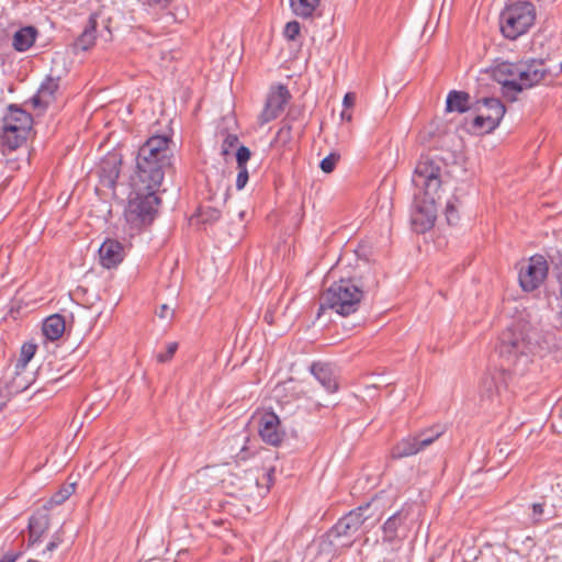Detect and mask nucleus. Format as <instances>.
I'll list each match as a JSON object with an SVG mask.
<instances>
[{"label": "nucleus", "mask_w": 562, "mask_h": 562, "mask_svg": "<svg viewBox=\"0 0 562 562\" xmlns=\"http://www.w3.org/2000/svg\"><path fill=\"white\" fill-rule=\"evenodd\" d=\"M340 116H341V120H345V121H351V119H352L351 113L348 112L347 109L341 112Z\"/></svg>", "instance_id": "obj_55"}, {"label": "nucleus", "mask_w": 562, "mask_h": 562, "mask_svg": "<svg viewBox=\"0 0 562 562\" xmlns=\"http://www.w3.org/2000/svg\"><path fill=\"white\" fill-rule=\"evenodd\" d=\"M63 532L60 530L56 531L52 538V540L47 543L45 550L42 552V555L45 557L47 552H53L58 546L63 542Z\"/></svg>", "instance_id": "obj_45"}, {"label": "nucleus", "mask_w": 562, "mask_h": 562, "mask_svg": "<svg viewBox=\"0 0 562 562\" xmlns=\"http://www.w3.org/2000/svg\"><path fill=\"white\" fill-rule=\"evenodd\" d=\"M60 88V77L47 75L30 102L34 108L46 109L57 100Z\"/></svg>", "instance_id": "obj_16"}, {"label": "nucleus", "mask_w": 562, "mask_h": 562, "mask_svg": "<svg viewBox=\"0 0 562 562\" xmlns=\"http://www.w3.org/2000/svg\"><path fill=\"white\" fill-rule=\"evenodd\" d=\"M554 346L555 334L552 330L537 327L519 330L509 327L499 335L496 352L503 370L524 375L533 357H543Z\"/></svg>", "instance_id": "obj_2"}, {"label": "nucleus", "mask_w": 562, "mask_h": 562, "mask_svg": "<svg viewBox=\"0 0 562 562\" xmlns=\"http://www.w3.org/2000/svg\"><path fill=\"white\" fill-rule=\"evenodd\" d=\"M519 61H502L492 68V78L502 85V94L509 101H516L517 94L521 92L518 86Z\"/></svg>", "instance_id": "obj_11"}, {"label": "nucleus", "mask_w": 562, "mask_h": 562, "mask_svg": "<svg viewBox=\"0 0 562 562\" xmlns=\"http://www.w3.org/2000/svg\"><path fill=\"white\" fill-rule=\"evenodd\" d=\"M37 35L38 30L35 26H23L14 33L12 46L16 52H26L34 45Z\"/></svg>", "instance_id": "obj_25"}, {"label": "nucleus", "mask_w": 562, "mask_h": 562, "mask_svg": "<svg viewBox=\"0 0 562 562\" xmlns=\"http://www.w3.org/2000/svg\"><path fill=\"white\" fill-rule=\"evenodd\" d=\"M273 473H274V469L273 468L269 469V471L266 473L267 482H268V487L273 483V481H272Z\"/></svg>", "instance_id": "obj_53"}, {"label": "nucleus", "mask_w": 562, "mask_h": 562, "mask_svg": "<svg viewBox=\"0 0 562 562\" xmlns=\"http://www.w3.org/2000/svg\"><path fill=\"white\" fill-rule=\"evenodd\" d=\"M561 72H562V61H561Z\"/></svg>", "instance_id": "obj_58"}, {"label": "nucleus", "mask_w": 562, "mask_h": 562, "mask_svg": "<svg viewBox=\"0 0 562 562\" xmlns=\"http://www.w3.org/2000/svg\"><path fill=\"white\" fill-rule=\"evenodd\" d=\"M420 451H423V448L419 447V440L415 435H412L397 441L391 450V456L393 459H403L415 456Z\"/></svg>", "instance_id": "obj_24"}, {"label": "nucleus", "mask_w": 562, "mask_h": 562, "mask_svg": "<svg viewBox=\"0 0 562 562\" xmlns=\"http://www.w3.org/2000/svg\"><path fill=\"white\" fill-rule=\"evenodd\" d=\"M442 434L443 430L439 426H435L428 429H424L415 434V436L419 440V447H422L424 450L434 441H436Z\"/></svg>", "instance_id": "obj_34"}, {"label": "nucleus", "mask_w": 562, "mask_h": 562, "mask_svg": "<svg viewBox=\"0 0 562 562\" xmlns=\"http://www.w3.org/2000/svg\"><path fill=\"white\" fill-rule=\"evenodd\" d=\"M160 189L139 190L133 183V195L130 198L125 209V220L132 229L140 231L149 226L157 214L161 200L158 196Z\"/></svg>", "instance_id": "obj_5"}, {"label": "nucleus", "mask_w": 562, "mask_h": 562, "mask_svg": "<svg viewBox=\"0 0 562 562\" xmlns=\"http://www.w3.org/2000/svg\"><path fill=\"white\" fill-rule=\"evenodd\" d=\"M498 392L495 379L491 375H485L481 382V395L482 397L493 398Z\"/></svg>", "instance_id": "obj_38"}, {"label": "nucleus", "mask_w": 562, "mask_h": 562, "mask_svg": "<svg viewBox=\"0 0 562 562\" xmlns=\"http://www.w3.org/2000/svg\"><path fill=\"white\" fill-rule=\"evenodd\" d=\"M171 143V138L167 135L151 136L138 148L137 155L172 162L173 151L170 147Z\"/></svg>", "instance_id": "obj_14"}, {"label": "nucleus", "mask_w": 562, "mask_h": 562, "mask_svg": "<svg viewBox=\"0 0 562 562\" xmlns=\"http://www.w3.org/2000/svg\"><path fill=\"white\" fill-rule=\"evenodd\" d=\"M541 496L558 517L562 516V474L555 475L549 485L543 487Z\"/></svg>", "instance_id": "obj_22"}, {"label": "nucleus", "mask_w": 562, "mask_h": 562, "mask_svg": "<svg viewBox=\"0 0 562 562\" xmlns=\"http://www.w3.org/2000/svg\"><path fill=\"white\" fill-rule=\"evenodd\" d=\"M37 346L33 342H24L21 347L20 357L16 361V370L24 369L36 352Z\"/></svg>", "instance_id": "obj_36"}, {"label": "nucleus", "mask_w": 562, "mask_h": 562, "mask_svg": "<svg viewBox=\"0 0 562 562\" xmlns=\"http://www.w3.org/2000/svg\"><path fill=\"white\" fill-rule=\"evenodd\" d=\"M310 371L328 393H335L338 390V381L330 364L313 362Z\"/></svg>", "instance_id": "obj_21"}, {"label": "nucleus", "mask_w": 562, "mask_h": 562, "mask_svg": "<svg viewBox=\"0 0 562 562\" xmlns=\"http://www.w3.org/2000/svg\"><path fill=\"white\" fill-rule=\"evenodd\" d=\"M445 216L449 225H456L459 222V214L453 202H447Z\"/></svg>", "instance_id": "obj_41"}, {"label": "nucleus", "mask_w": 562, "mask_h": 562, "mask_svg": "<svg viewBox=\"0 0 562 562\" xmlns=\"http://www.w3.org/2000/svg\"><path fill=\"white\" fill-rule=\"evenodd\" d=\"M442 434L443 430L439 426H435L428 429H424L415 434V436L419 440V447H422L424 450L434 441H436Z\"/></svg>", "instance_id": "obj_35"}, {"label": "nucleus", "mask_w": 562, "mask_h": 562, "mask_svg": "<svg viewBox=\"0 0 562 562\" xmlns=\"http://www.w3.org/2000/svg\"><path fill=\"white\" fill-rule=\"evenodd\" d=\"M239 139L235 134H227L222 144V155L226 156L231 153V149L236 147Z\"/></svg>", "instance_id": "obj_43"}, {"label": "nucleus", "mask_w": 562, "mask_h": 562, "mask_svg": "<svg viewBox=\"0 0 562 562\" xmlns=\"http://www.w3.org/2000/svg\"><path fill=\"white\" fill-rule=\"evenodd\" d=\"M356 102V95L352 92H347L344 97L342 104L346 109L352 108Z\"/></svg>", "instance_id": "obj_47"}, {"label": "nucleus", "mask_w": 562, "mask_h": 562, "mask_svg": "<svg viewBox=\"0 0 562 562\" xmlns=\"http://www.w3.org/2000/svg\"><path fill=\"white\" fill-rule=\"evenodd\" d=\"M319 3L321 0H290V8L296 16L308 19L313 16Z\"/></svg>", "instance_id": "obj_31"}, {"label": "nucleus", "mask_w": 562, "mask_h": 562, "mask_svg": "<svg viewBox=\"0 0 562 562\" xmlns=\"http://www.w3.org/2000/svg\"><path fill=\"white\" fill-rule=\"evenodd\" d=\"M549 272V263L543 255L531 256L528 262L520 267L518 280L521 289L532 292L546 280Z\"/></svg>", "instance_id": "obj_10"}, {"label": "nucleus", "mask_w": 562, "mask_h": 562, "mask_svg": "<svg viewBox=\"0 0 562 562\" xmlns=\"http://www.w3.org/2000/svg\"><path fill=\"white\" fill-rule=\"evenodd\" d=\"M519 69L518 86L521 87V91L540 83L549 75V69L542 59L520 60Z\"/></svg>", "instance_id": "obj_13"}, {"label": "nucleus", "mask_w": 562, "mask_h": 562, "mask_svg": "<svg viewBox=\"0 0 562 562\" xmlns=\"http://www.w3.org/2000/svg\"><path fill=\"white\" fill-rule=\"evenodd\" d=\"M263 319L268 323V324H272L273 323V315L271 312L267 311L263 315Z\"/></svg>", "instance_id": "obj_54"}, {"label": "nucleus", "mask_w": 562, "mask_h": 562, "mask_svg": "<svg viewBox=\"0 0 562 562\" xmlns=\"http://www.w3.org/2000/svg\"><path fill=\"white\" fill-rule=\"evenodd\" d=\"M98 22L103 23V31L106 32L105 41H110L112 38V15L110 14L109 9L101 7L90 14L83 31L76 38L74 43V48L76 50L85 52L94 45L97 36L99 35L97 33Z\"/></svg>", "instance_id": "obj_9"}, {"label": "nucleus", "mask_w": 562, "mask_h": 562, "mask_svg": "<svg viewBox=\"0 0 562 562\" xmlns=\"http://www.w3.org/2000/svg\"><path fill=\"white\" fill-rule=\"evenodd\" d=\"M122 157L117 154L105 156L99 167V178L103 187L114 189L121 173Z\"/></svg>", "instance_id": "obj_18"}, {"label": "nucleus", "mask_w": 562, "mask_h": 562, "mask_svg": "<svg viewBox=\"0 0 562 562\" xmlns=\"http://www.w3.org/2000/svg\"><path fill=\"white\" fill-rule=\"evenodd\" d=\"M222 216V211L211 205H200L192 217H196L203 224H213Z\"/></svg>", "instance_id": "obj_32"}, {"label": "nucleus", "mask_w": 562, "mask_h": 562, "mask_svg": "<svg viewBox=\"0 0 562 562\" xmlns=\"http://www.w3.org/2000/svg\"><path fill=\"white\" fill-rule=\"evenodd\" d=\"M32 126H16L2 123L0 130V146L2 151H13L27 139Z\"/></svg>", "instance_id": "obj_17"}, {"label": "nucleus", "mask_w": 562, "mask_h": 562, "mask_svg": "<svg viewBox=\"0 0 562 562\" xmlns=\"http://www.w3.org/2000/svg\"><path fill=\"white\" fill-rule=\"evenodd\" d=\"M97 33L99 34V36L105 38L106 32L103 31V23L98 22V24H97Z\"/></svg>", "instance_id": "obj_52"}, {"label": "nucleus", "mask_w": 562, "mask_h": 562, "mask_svg": "<svg viewBox=\"0 0 562 562\" xmlns=\"http://www.w3.org/2000/svg\"><path fill=\"white\" fill-rule=\"evenodd\" d=\"M376 508L367 502L344 515L327 531L326 537L334 547L350 548L357 540L361 527L375 516Z\"/></svg>", "instance_id": "obj_4"}, {"label": "nucleus", "mask_w": 562, "mask_h": 562, "mask_svg": "<svg viewBox=\"0 0 562 562\" xmlns=\"http://www.w3.org/2000/svg\"><path fill=\"white\" fill-rule=\"evenodd\" d=\"M49 508L44 506L36 510L29 519V541L31 544L41 542L42 537L47 532L50 525Z\"/></svg>", "instance_id": "obj_20"}, {"label": "nucleus", "mask_w": 562, "mask_h": 562, "mask_svg": "<svg viewBox=\"0 0 562 562\" xmlns=\"http://www.w3.org/2000/svg\"><path fill=\"white\" fill-rule=\"evenodd\" d=\"M548 506V503L542 496H540V501L535 502L531 505L530 520L532 525L537 526L558 517L554 514V512Z\"/></svg>", "instance_id": "obj_29"}, {"label": "nucleus", "mask_w": 562, "mask_h": 562, "mask_svg": "<svg viewBox=\"0 0 562 562\" xmlns=\"http://www.w3.org/2000/svg\"><path fill=\"white\" fill-rule=\"evenodd\" d=\"M339 159L340 155L338 153H330L328 156L321 160L319 168L323 172L330 173L336 168Z\"/></svg>", "instance_id": "obj_39"}, {"label": "nucleus", "mask_w": 562, "mask_h": 562, "mask_svg": "<svg viewBox=\"0 0 562 562\" xmlns=\"http://www.w3.org/2000/svg\"><path fill=\"white\" fill-rule=\"evenodd\" d=\"M75 490H76V484L75 483L63 485L50 497V499L48 501V504L49 505H60V504H63L65 501H67L75 493Z\"/></svg>", "instance_id": "obj_37"}, {"label": "nucleus", "mask_w": 562, "mask_h": 562, "mask_svg": "<svg viewBox=\"0 0 562 562\" xmlns=\"http://www.w3.org/2000/svg\"><path fill=\"white\" fill-rule=\"evenodd\" d=\"M66 329V322L60 314H53L45 318L42 326L43 335L50 341L59 339Z\"/></svg>", "instance_id": "obj_28"}, {"label": "nucleus", "mask_w": 562, "mask_h": 562, "mask_svg": "<svg viewBox=\"0 0 562 562\" xmlns=\"http://www.w3.org/2000/svg\"><path fill=\"white\" fill-rule=\"evenodd\" d=\"M237 169H238V173H237V178H236V189L241 190L245 188V186L249 179V173H248L247 167L237 168Z\"/></svg>", "instance_id": "obj_46"}, {"label": "nucleus", "mask_w": 562, "mask_h": 562, "mask_svg": "<svg viewBox=\"0 0 562 562\" xmlns=\"http://www.w3.org/2000/svg\"><path fill=\"white\" fill-rule=\"evenodd\" d=\"M547 260L549 267L552 268V273L557 281L562 279V246L550 248L547 252Z\"/></svg>", "instance_id": "obj_33"}, {"label": "nucleus", "mask_w": 562, "mask_h": 562, "mask_svg": "<svg viewBox=\"0 0 562 562\" xmlns=\"http://www.w3.org/2000/svg\"><path fill=\"white\" fill-rule=\"evenodd\" d=\"M124 246L116 239H105L99 248L101 265L106 269L119 266L124 259Z\"/></svg>", "instance_id": "obj_19"}, {"label": "nucleus", "mask_w": 562, "mask_h": 562, "mask_svg": "<svg viewBox=\"0 0 562 562\" xmlns=\"http://www.w3.org/2000/svg\"><path fill=\"white\" fill-rule=\"evenodd\" d=\"M27 562H43V561H38V560H29Z\"/></svg>", "instance_id": "obj_57"}, {"label": "nucleus", "mask_w": 562, "mask_h": 562, "mask_svg": "<svg viewBox=\"0 0 562 562\" xmlns=\"http://www.w3.org/2000/svg\"><path fill=\"white\" fill-rule=\"evenodd\" d=\"M300 112L290 109L286 116L282 121V125L277 132L276 142L285 146L292 140L293 122L297 120Z\"/></svg>", "instance_id": "obj_30"}, {"label": "nucleus", "mask_w": 562, "mask_h": 562, "mask_svg": "<svg viewBox=\"0 0 562 562\" xmlns=\"http://www.w3.org/2000/svg\"><path fill=\"white\" fill-rule=\"evenodd\" d=\"M477 115L472 121L473 132H493L506 113V106L497 98L477 99L473 104Z\"/></svg>", "instance_id": "obj_8"}, {"label": "nucleus", "mask_w": 562, "mask_h": 562, "mask_svg": "<svg viewBox=\"0 0 562 562\" xmlns=\"http://www.w3.org/2000/svg\"><path fill=\"white\" fill-rule=\"evenodd\" d=\"M20 557V552H8L1 557L0 562H15Z\"/></svg>", "instance_id": "obj_48"}, {"label": "nucleus", "mask_w": 562, "mask_h": 562, "mask_svg": "<svg viewBox=\"0 0 562 562\" xmlns=\"http://www.w3.org/2000/svg\"><path fill=\"white\" fill-rule=\"evenodd\" d=\"M291 98L292 95L286 86L279 83L271 87L265 106L258 117L259 124L265 125L276 120L283 112Z\"/></svg>", "instance_id": "obj_12"}, {"label": "nucleus", "mask_w": 562, "mask_h": 562, "mask_svg": "<svg viewBox=\"0 0 562 562\" xmlns=\"http://www.w3.org/2000/svg\"><path fill=\"white\" fill-rule=\"evenodd\" d=\"M250 157V149L244 145L239 146L236 151L237 168L247 167L246 165L249 161Z\"/></svg>", "instance_id": "obj_40"}, {"label": "nucleus", "mask_w": 562, "mask_h": 562, "mask_svg": "<svg viewBox=\"0 0 562 562\" xmlns=\"http://www.w3.org/2000/svg\"><path fill=\"white\" fill-rule=\"evenodd\" d=\"M171 161H160L159 159L136 156V170L133 177V183L139 190L160 189L165 175L172 169Z\"/></svg>", "instance_id": "obj_7"}, {"label": "nucleus", "mask_w": 562, "mask_h": 562, "mask_svg": "<svg viewBox=\"0 0 562 562\" xmlns=\"http://www.w3.org/2000/svg\"><path fill=\"white\" fill-rule=\"evenodd\" d=\"M300 30L301 25L297 21H290L285 24L283 34L288 40L294 41L300 34Z\"/></svg>", "instance_id": "obj_42"}, {"label": "nucleus", "mask_w": 562, "mask_h": 562, "mask_svg": "<svg viewBox=\"0 0 562 562\" xmlns=\"http://www.w3.org/2000/svg\"><path fill=\"white\" fill-rule=\"evenodd\" d=\"M535 20L536 8L531 2H515L501 13V31L506 38L516 40L533 25Z\"/></svg>", "instance_id": "obj_6"}, {"label": "nucleus", "mask_w": 562, "mask_h": 562, "mask_svg": "<svg viewBox=\"0 0 562 562\" xmlns=\"http://www.w3.org/2000/svg\"><path fill=\"white\" fill-rule=\"evenodd\" d=\"M177 349H178L177 342L168 344L166 351L157 355V361L160 363L170 361L172 359V357L175 356Z\"/></svg>", "instance_id": "obj_44"}, {"label": "nucleus", "mask_w": 562, "mask_h": 562, "mask_svg": "<svg viewBox=\"0 0 562 562\" xmlns=\"http://www.w3.org/2000/svg\"><path fill=\"white\" fill-rule=\"evenodd\" d=\"M473 109V104H470V94L465 91L451 90L446 100L447 112L465 113Z\"/></svg>", "instance_id": "obj_26"}, {"label": "nucleus", "mask_w": 562, "mask_h": 562, "mask_svg": "<svg viewBox=\"0 0 562 562\" xmlns=\"http://www.w3.org/2000/svg\"><path fill=\"white\" fill-rule=\"evenodd\" d=\"M158 317L166 318L168 317L169 313L172 315L173 311L170 312V308L167 304H162L159 306V310L156 312Z\"/></svg>", "instance_id": "obj_49"}, {"label": "nucleus", "mask_w": 562, "mask_h": 562, "mask_svg": "<svg viewBox=\"0 0 562 562\" xmlns=\"http://www.w3.org/2000/svg\"><path fill=\"white\" fill-rule=\"evenodd\" d=\"M483 562H504V561L495 553H492L491 555L483 557Z\"/></svg>", "instance_id": "obj_51"}, {"label": "nucleus", "mask_w": 562, "mask_h": 562, "mask_svg": "<svg viewBox=\"0 0 562 562\" xmlns=\"http://www.w3.org/2000/svg\"><path fill=\"white\" fill-rule=\"evenodd\" d=\"M446 169L447 162L437 154H423L416 164L412 178L416 188L412 225L417 233H425L435 225L437 201L440 199L439 191Z\"/></svg>", "instance_id": "obj_1"}, {"label": "nucleus", "mask_w": 562, "mask_h": 562, "mask_svg": "<svg viewBox=\"0 0 562 562\" xmlns=\"http://www.w3.org/2000/svg\"><path fill=\"white\" fill-rule=\"evenodd\" d=\"M407 517L408 514L401 509L385 520L381 527L383 543L392 544L398 539V529L405 524Z\"/></svg>", "instance_id": "obj_23"}, {"label": "nucleus", "mask_w": 562, "mask_h": 562, "mask_svg": "<svg viewBox=\"0 0 562 562\" xmlns=\"http://www.w3.org/2000/svg\"><path fill=\"white\" fill-rule=\"evenodd\" d=\"M380 520V517H376L372 522H371V527H373L378 521Z\"/></svg>", "instance_id": "obj_56"}, {"label": "nucleus", "mask_w": 562, "mask_h": 562, "mask_svg": "<svg viewBox=\"0 0 562 562\" xmlns=\"http://www.w3.org/2000/svg\"><path fill=\"white\" fill-rule=\"evenodd\" d=\"M9 394L8 393H3V392H0V413L4 409V407L7 406L8 402H9Z\"/></svg>", "instance_id": "obj_50"}, {"label": "nucleus", "mask_w": 562, "mask_h": 562, "mask_svg": "<svg viewBox=\"0 0 562 562\" xmlns=\"http://www.w3.org/2000/svg\"><path fill=\"white\" fill-rule=\"evenodd\" d=\"M2 123L16 126H32L33 116L21 105L10 104L2 117Z\"/></svg>", "instance_id": "obj_27"}, {"label": "nucleus", "mask_w": 562, "mask_h": 562, "mask_svg": "<svg viewBox=\"0 0 562 562\" xmlns=\"http://www.w3.org/2000/svg\"><path fill=\"white\" fill-rule=\"evenodd\" d=\"M280 424V418L274 412L261 414L258 426L260 438L268 445L279 446L284 437Z\"/></svg>", "instance_id": "obj_15"}, {"label": "nucleus", "mask_w": 562, "mask_h": 562, "mask_svg": "<svg viewBox=\"0 0 562 562\" xmlns=\"http://www.w3.org/2000/svg\"><path fill=\"white\" fill-rule=\"evenodd\" d=\"M378 289L376 273L372 268L367 267L360 274L340 279L325 290L321 295L317 316H321L326 308L341 316H349L359 310L362 300L373 296Z\"/></svg>", "instance_id": "obj_3"}]
</instances>
